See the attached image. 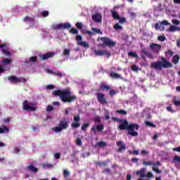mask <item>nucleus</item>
Returning <instances> with one entry per match:
<instances>
[{
    "label": "nucleus",
    "mask_w": 180,
    "mask_h": 180,
    "mask_svg": "<svg viewBox=\"0 0 180 180\" xmlns=\"http://www.w3.org/2000/svg\"><path fill=\"white\" fill-rule=\"evenodd\" d=\"M53 96H59L60 99L63 103H72L74 101L77 100L75 95H71V91L70 89L56 90L52 92Z\"/></svg>",
    "instance_id": "obj_1"
},
{
    "label": "nucleus",
    "mask_w": 180,
    "mask_h": 180,
    "mask_svg": "<svg viewBox=\"0 0 180 180\" xmlns=\"http://www.w3.org/2000/svg\"><path fill=\"white\" fill-rule=\"evenodd\" d=\"M119 130H128V134L129 136H132V137H137L139 136V133L134 131L135 130H139L140 129V126L137 124H129V122L126 120H122L120 124L118 125Z\"/></svg>",
    "instance_id": "obj_2"
},
{
    "label": "nucleus",
    "mask_w": 180,
    "mask_h": 180,
    "mask_svg": "<svg viewBox=\"0 0 180 180\" xmlns=\"http://www.w3.org/2000/svg\"><path fill=\"white\" fill-rule=\"evenodd\" d=\"M150 68H154V70H159V71H161L162 68H172V63L168 61L167 58L162 57L161 61L158 60L150 63Z\"/></svg>",
    "instance_id": "obj_3"
},
{
    "label": "nucleus",
    "mask_w": 180,
    "mask_h": 180,
    "mask_svg": "<svg viewBox=\"0 0 180 180\" xmlns=\"http://www.w3.org/2000/svg\"><path fill=\"white\" fill-rule=\"evenodd\" d=\"M69 124H70V119L63 117L59 122L58 126L54 127L53 130V131H55V133H60L62 131L68 129Z\"/></svg>",
    "instance_id": "obj_4"
},
{
    "label": "nucleus",
    "mask_w": 180,
    "mask_h": 180,
    "mask_svg": "<svg viewBox=\"0 0 180 180\" xmlns=\"http://www.w3.org/2000/svg\"><path fill=\"white\" fill-rule=\"evenodd\" d=\"M22 106L23 110H25V112H36L37 110L36 103L29 102L27 100H25L22 102Z\"/></svg>",
    "instance_id": "obj_5"
},
{
    "label": "nucleus",
    "mask_w": 180,
    "mask_h": 180,
    "mask_svg": "<svg viewBox=\"0 0 180 180\" xmlns=\"http://www.w3.org/2000/svg\"><path fill=\"white\" fill-rule=\"evenodd\" d=\"M94 53L95 56H98V57H101L102 56H106L107 58H109L112 54L110 52L106 51V50H102V49H94Z\"/></svg>",
    "instance_id": "obj_6"
},
{
    "label": "nucleus",
    "mask_w": 180,
    "mask_h": 180,
    "mask_svg": "<svg viewBox=\"0 0 180 180\" xmlns=\"http://www.w3.org/2000/svg\"><path fill=\"white\" fill-rule=\"evenodd\" d=\"M161 25H164L165 26H169L170 23L168 22V21L167 20H163L162 22L159 21V22H157L156 24H155V30H160L162 32H164V30H165V27H164V25L161 27Z\"/></svg>",
    "instance_id": "obj_7"
},
{
    "label": "nucleus",
    "mask_w": 180,
    "mask_h": 180,
    "mask_svg": "<svg viewBox=\"0 0 180 180\" xmlns=\"http://www.w3.org/2000/svg\"><path fill=\"white\" fill-rule=\"evenodd\" d=\"M52 29L53 30H60L63 29H71V24L70 23H59L55 25H53Z\"/></svg>",
    "instance_id": "obj_8"
},
{
    "label": "nucleus",
    "mask_w": 180,
    "mask_h": 180,
    "mask_svg": "<svg viewBox=\"0 0 180 180\" xmlns=\"http://www.w3.org/2000/svg\"><path fill=\"white\" fill-rule=\"evenodd\" d=\"M103 46H108V47H115L116 46V41H112L108 37H102Z\"/></svg>",
    "instance_id": "obj_9"
},
{
    "label": "nucleus",
    "mask_w": 180,
    "mask_h": 180,
    "mask_svg": "<svg viewBox=\"0 0 180 180\" xmlns=\"http://www.w3.org/2000/svg\"><path fill=\"white\" fill-rule=\"evenodd\" d=\"M75 39L77 41V44L79 46L84 47L85 49L89 47V44H88V42L82 41V37L81 35H76Z\"/></svg>",
    "instance_id": "obj_10"
},
{
    "label": "nucleus",
    "mask_w": 180,
    "mask_h": 180,
    "mask_svg": "<svg viewBox=\"0 0 180 180\" xmlns=\"http://www.w3.org/2000/svg\"><path fill=\"white\" fill-rule=\"evenodd\" d=\"M150 49L155 54H158L161 51V45L152 43L150 44Z\"/></svg>",
    "instance_id": "obj_11"
},
{
    "label": "nucleus",
    "mask_w": 180,
    "mask_h": 180,
    "mask_svg": "<svg viewBox=\"0 0 180 180\" xmlns=\"http://www.w3.org/2000/svg\"><path fill=\"white\" fill-rule=\"evenodd\" d=\"M97 101L102 105H108V101L105 98V94L102 93L96 94Z\"/></svg>",
    "instance_id": "obj_12"
},
{
    "label": "nucleus",
    "mask_w": 180,
    "mask_h": 180,
    "mask_svg": "<svg viewBox=\"0 0 180 180\" xmlns=\"http://www.w3.org/2000/svg\"><path fill=\"white\" fill-rule=\"evenodd\" d=\"M56 56V53L54 52H47L44 55H40L39 58H41L43 61H46V60H49V58H53Z\"/></svg>",
    "instance_id": "obj_13"
},
{
    "label": "nucleus",
    "mask_w": 180,
    "mask_h": 180,
    "mask_svg": "<svg viewBox=\"0 0 180 180\" xmlns=\"http://www.w3.org/2000/svg\"><path fill=\"white\" fill-rule=\"evenodd\" d=\"M73 120L75 122L72 123L71 127L72 129H78V127L81 126V124L79 123V120H81V117H79V115L75 116L73 117Z\"/></svg>",
    "instance_id": "obj_14"
},
{
    "label": "nucleus",
    "mask_w": 180,
    "mask_h": 180,
    "mask_svg": "<svg viewBox=\"0 0 180 180\" xmlns=\"http://www.w3.org/2000/svg\"><path fill=\"white\" fill-rule=\"evenodd\" d=\"M25 171H30V172H32L33 174H37V172H39V168L34 167L33 163H31L30 165L25 168Z\"/></svg>",
    "instance_id": "obj_15"
},
{
    "label": "nucleus",
    "mask_w": 180,
    "mask_h": 180,
    "mask_svg": "<svg viewBox=\"0 0 180 180\" xmlns=\"http://www.w3.org/2000/svg\"><path fill=\"white\" fill-rule=\"evenodd\" d=\"M146 171H147V169H146V167H143L136 172V175L140 176L141 178H146Z\"/></svg>",
    "instance_id": "obj_16"
},
{
    "label": "nucleus",
    "mask_w": 180,
    "mask_h": 180,
    "mask_svg": "<svg viewBox=\"0 0 180 180\" xmlns=\"http://www.w3.org/2000/svg\"><path fill=\"white\" fill-rule=\"evenodd\" d=\"M105 127L102 124H98L97 126H93L91 127V131H94V134H96V131H103Z\"/></svg>",
    "instance_id": "obj_17"
},
{
    "label": "nucleus",
    "mask_w": 180,
    "mask_h": 180,
    "mask_svg": "<svg viewBox=\"0 0 180 180\" xmlns=\"http://www.w3.org/2000/svg\"><path fill=\"white\" fill-rule=\"evenodd\" d=\"M8 81L13 82V84H18L22 82V80L16 76H9L8 77Z\"/></svg>",
    "instance_id": "obj_18"
},
{
    "label": "nucleus",
    "mask_w": 180,
    "mask_h": 180,
    "mask_svg": "<svg viewBox=\"0 0 180 180\" xmlns=\"http://www.w3.org/2000/svg\"><path fill=\"white\" fill-rule=\"evenodd\" d=\"M48 72H49V74H52V75H55L56 77H58L59 78H61V77H65V74L56 70V71H51V70H48Z\"/></svg>",
    "instance_id": "obj_19"
},
{
    "label": "nucleus",
    "mask_w": 180,
    "mask_h": 180,
    "mask_svg": "<svg viewBox=\"0 0 180 180\" xmlns=\"http://www.w3.org/2000/svg\"><path fill=\"white\" fill-rule=\"evenodd\" d=\"M92 19L94 22L99 23L102 22V15L99 13H96L92 15Z\"/></svg>",
    "instance_id": "obj_20"
},
{
    "label": "nucleus",
    "mask_w": 180,
    "mask_h": 180,
    "mask_svg": "<svg viewBox=\"0 0 180 180\" xmlns=\"http://www.w3.org/2000/svg\"><path fill=\"white\" fill-rule=\"evenodd\" d=\"M117 146H120V148L117 150V153H122V151H124L126 150V145L123 143L122 141H118L117 143Z\"/></svg>",
    "instance_id": "obj_21"
},
{
    "label": "nucleus",
    "mask_w": 180,
    "mask_h": 180,
    "mask_svg": "<svg viewBox=\"0 0 180 180\" xmlns=\"http://www.w3.org/2000/svg\"><path fill=\"white\" fill-rule=\"evenodd\" d=\"M109 77L113 79H122V75L116 72H110Z\"/></svg>",
    "instance_id": "obj_22"
},
{
    "label": "nucleus",
    "mask_w": 180,
    "mask_h": 180,
    "mask_svg": "<svg viewBox=\"0 0 180 180\" xmlns=\"http://www.w3.org/2000/svg\"><path fill=\"white\" fill-rule=\"evenodd\" d=\"M100 89H101V91H110V89H112V87L105 83H101L100 84Z\"/></svg>",
    "instance_id": "obj_23"
},
{
    "label": "nucleus",
    "mask_w": 180,
    "mask_h": 180,
    "mask_svg": "<svg viewBox=\"0 0 180 180\" xmlns=\"http://www.w3.org/2000/svg\"><path fill=\"white\" fill-rule=\"evenodd\" d=\"M53 165L51 163H43L42 164V168H44V169H50L53 168Z\"/></svg>",
    "instance_id": "obj_24"
},
{
    "label": "nucleus",
    "mask_w": 180,
    "mask_h": 180,
    "mask_svg": "<svg viewBox=\"0 0 180 180\" xmlns=\"http://www.w3.org/2000/svg\"><path fill=\"white\" fill-rule=\"evenodd\" d=\"M111 13L113 19H115L116 20H117L118 19H120V15L117 14V12L115 11H111Z\"/></svg>",
    "instance_id": "obj_25"
},
{
    "label": "nucleus",
    "mask_w": 180,
    "mask_h": 180,
    "mask_svg": "<svg viewBox=\"0 0 180 180\" xmlns=\"http://www.w3.org/2000/svg\"><path fill=\"white\" fill-rule=\"evenodd\" d=\"M5 132L9 133V128H8V127H0V134H2Z\"/></svg>",
    "instance_id": "obj_26"
},
{
    "label": "nucleus",
    "mask_w": 180,
    "mask_h": 180,
    "mask_svg": "<svg viewBox=\"0 0 180 180\" xmlns=\"http://www.w3.org/2000/svg\"><path fill=\"white\" fill-rule=\"evenodd\" d=\"M179 56L178 55H175L173 58H172V63L173 64H178V63H179Z\"/></svg>",
    "instance_id": "obj_27"
},
{
    "label": "nucleus",
    "mask_w": 180,
    "mask_h": 180,
    "mask_svg": "<svg viewBox=\"0 0 180 180\" xmlns=\"http://www.w3.org/2000/svg\"><path fill=\"white\" fill-rule=\"evenodd\" d=\"M89 126H90L89 122L83 124L82 127H81L82 131H86V129H88V127H89Z\"/></svg>",
    "instance_id": "obj_28"
},
{
    "label": "nucleus",
    "mask_w": 180,
    "mask_h": 180,
    "mask_svg": "<svg viewBox=\"0 0 180 180\" xmlns=\"http://www.w3.org/2000/svg\"><path fill=\"white\" fill-rule=\"evenodd\" d=\"M176 30H180V27H178L175 25H172L170 26L169 29V32H176Z\"/></svg>",
    "instance_id": "obj_29"
},
{
    "label": "nucleus",
    "mask_w": 180,
    "mask_h": 180,
    "mask_svg": "<svg viewBox=\"0 0 180 180\" xmlns=\"http://www.w3.org/2000/svg\"><path fill=\"white\" fill-rule=\"evenodd\" d=\"M12 63V60L6 58H4L2 60V64H6V65H9Z\"/></svg>",
    "instance_id": "obj_30"
},
{
    "label": "nucleus",
    "mask_w": 180,
    "mask_h": 180,
    "mask_svg": "<svg viewBox=\"0 0 180 180\" xmlns=\"http://www.w3.org/2000/svg\"><path fill=\"white\" fill-rule=\"evenodd\" d=\"M96 146L100 148L106 147V146H108V143L106 142L100 141L96 143Z\"/></svg>",
    "instance_id": "obj_31"
},
{
    "label": "nucleus",
    "mask_w": 180,
    "mask_h": 180,
    "mask_svg": "<svg viewBox=\"0 0 180 180\" xmlns=\"http://www.w3.org/2000/svg\"><path fill=\"white\" fill-rule=\"evenodd\" d=\"M128 56L129 57H134V58H139V55H137V53L133 52V51H129L128 53Z\"/></svg>",
    "instance_id": "obj_32"
},
{
    "label": "nucleus",
    "mask_w": 180,
    "mask_h": 180,
    "mask_svg": "<svg viewBox=\"0 0 180 180\" xmlns=\"http://www.w3.org/2000/svg\"><path fill=\"white\" fill-rule=\"evenodd\" d=\"M116 113H118L119 115H124V116H126V115H127V111L124 110H117Z\"/></svg>",
    "instance_id": "obj_33"
},
{
    "label": "nucleus",
    "mask_w": 180,
    "mask_h": 180,
    "mask_svg": "<svg viewBox=\"0 0 180 180\" xmlns=\"http://www.w3.org/2000/svg\"><path fill=\"white\" fill-rule=\"evenodd\" d=\"M113 29L115 30H123V27H122V25H119V23H116L114 25Z\"/></svg>",
    "instance_id": "obj_34"
},
{
    "label": "nucleus",
    "mask_w": 180,
    "mask_h": 180,
    "mask_svg": "<svg viewBox=\"0 0 180 180\" xmlns=\"http://www.w3.org/2000/svg\"><path fill=\"white\" fill-rule=\"evenodd\" d=\"M128 153L129 155H139V152L137 150H128Z\"/></svg>",
    "instance_id": "obj_35"
},
{
    "label": "nucleus",
    "mask_w": 180,
    "mask_h": 180,
    "mask_svg": "<svg viewBox=\"0 0 180 180\" xmlns=\"http://www.w3.org/2000/svg\"><path fill=\"white\" fill-rule=\"evenodd\" d=\"M3 54H5L6 57H11L12 54H11V52L8 51L6 49H2Z\"/></svg>",
    "instance_id": "obj_36"
},
{
    "label": "nucleus",
    "mask_w": 180,
    "mask_h": 180,
    "mask_svg": "<svg viewBox=\"0 0 180 180\" xmlns=\"http://www.w3.org/2000/svg\"><path fill=\"white\" fill-rule=\"evenodd\" d=\"M173 103L175 106H180V101L176 100V97H174L173 98Z\"/></svg>",
    "instance_id": "obj_37"
},
{
    "label": "nucleus",
    "mask_w": 180,
    "mask_h": 180,
    "mask_svg": "<svg viewBox=\"0 0 180 180\" xmlns=\"http://www.w3.org/2000/svg\"><path fill=\"white\" fill-rule=\"evenodd\" d=\"M145 124L146 126H148L149 127H157L155 124L150 122L149 121H145Z\"/></svg>",
    "instance_id": "obj_38"
},
{
    "label": "nucleus",
    "mask_w": 180,
    "mask_h": 180,
    "mask_svg": "<svg viewBox=\"0 0 180 180\" xmlns=\"http://www.w3.org/2000/svg\"><path fill=\"white\" fill-rule=\"evenodd\" d=\"M76 27H77L79 30H82V27H84V25L82 24V22H77Z\"/></svg>",
    "instance_id": "obj_39"
},
{
    "label": "nucleus",
    "mask_w": 180,
    "mask_h": 180,
    "mask_svg": "<svg viewBox=\"0 0 180 180\" xmlns=\"http://www.w3.org/2000/svg\"><path fill=\"white\" fill-rule=\"evenodd\" d=\"M96 165H100V167H106L108 165V163L106 162H97Z\"/></svg>",
    "instance_id": "obj_40"
},
{
    "label": "nucleus",
    "mask_w": 180,
    "mask_h": 180,
    "mask_svg": "<svg viewBox=\"0 0 180 180\" xmlns=\"http://www.w3.org/2000/svg\"><path fill=\"white\" fill-rule=\"evenodd\" d=\"M143 165H155V163L154 162H146V161H143Z\"/></svg>",
    "instance_id": "obj_41"
},
{
    "label": "nucleus",
    "mask_w": 180,
    "mask_h": 180,
    "mask_svg": "<svg viewBox=\"0 0 180 180\" xmlns=\"http://www.w3.org/2000/svg\"><path fill=\"white\" fill-rule=\"evenodd\" d=\"M52 110H54V107L53 105H48L46 108V112H51Z\"/></svg>",
    "instance_id": "obj_42"
},
{
    "label": "nucleus",
    "mask_w": 180,
    "mask_h": 180,
    "mask_svg": "<svg viewBox=\"0 0 180 180\" xmlns=\"http://www.w3.org/2000/svg\"><path fill=\"white\" fill-rule=\"evenodd\" d=\"M49 11H44L41 13V16H43L44 18H47V16L49 15Z\"/></svg>",
    "instance_id": "obj_43"
},
{
    "label": "nucleus",
    "mask_w": 180,
    "mask_h": 180,
    "mask_svg": "<svg viewBox=\"0 0 180 180\" xmlns=\"http://www.w3.org/2000/svg\"><path fill=\"white\" fill-rule=\"evenodd\" d=\"M116 94H117V91L115 90V89H111L110 91H109V95L110 96H113L114 95H116Z\"/></svg>",
    "instance_id": "obj_44"
},
{
    "label": "nucleus",
    "mask_w": 180,
    "mask_h": 180,
    "mask_svg": "<svg viewBox=\"0 0 180 180\" xmlns=\"http://www.w3.org/2000/svg\"><path fill=\"white\" fill-rule=\"evenodd\" d=\"M23 20L24 22H27L28 23H30V22H32V18L27 15L24 18Z\"/></svg>",
    "instance_id": "obj_45"
},
{
    "label": "nucleus",
    "mask_w": 180,
    "mask_h": 180,
    "mask_svg": "<svg viewBox=\"0 0 180 180\" xmlns=\"http://www.w3.org/2000/svg\"><path fill=\"white\" fill-rule=\"evenodd\" d=\"M70 32L72 33V34H78V30L75 28H72Z\"/></svg>",
    "instance_id": "obj_46"
},
{
    "label": "nucleus",
    "mask_w": 180,
    "mask_h": 180,
    "mask_svg": "<svg viewBox=\"0 0 180 180\" xmlns=\"http://www.w3.org/2000/svg\"><path fill=\"white\" fill-rule=\"evenodd\" d=\"M70 52H71V51L70 49H64L63 55H65V56H70Z\"/></svg>",
    "instance_id": "obj_47"
},
{
    "label": "nucleus",
    "mask_w": 180,
    "mask_h": 180,
    "mask_svg": "<svg viewBox=\"0 0 180 180\" xmlns=\"http://www.w3.org/2000/svg\"><path fill=\"white\" fill-rule=\"evenodd\" d=\"M94 122L96 123H101V117L99 116L94 117Z\"/></svg>",
    "instance_id": "obj_48"
},
{
    "label": "nucleus",
    "mask_w": 180,
    "mask_h": 180,
    "mask_svg": "<svg viewBox=\"0 0 180 180\" xmlns=\"http://www.w3.org/2000/svg\"><path fill=\"white\" fill-rule=\"evenodd\" d=\"M105 120H109V119H110V116L109 115V111L108 110L105 111Z\"/></svg>",
    "instance_id": "obj_49"
},
{
    "label": "nucleus",
    "mask_w": 180,
    "mask_h": 180,
    "mask_svg": "<svg viewBox=\"0 0 180 180\" xmlns=\"http://www.w3.org/2000/svg\"><path fill=\"white\" fill-rule=\"evenodd\" d=\"M30 61H32V63H36L37 61V56H32L29 58Z\"/></svg>",
    "instance_id": "obj_50"
},
{
    "label": "nucleus",
    "mask_w": 180,
    "mask_h": 180,
    "mask_svg": "<svg viewBox=\"0 0 180 180\" xmlns=\"http://www.w3.org/2000/svg\"><path fill=\"white\" fill-rule=\"evenodd\" d=\"M167 112H170V113H174L175 110L172 109V107L171 105L167 107Z\"/></svg>",
    "instance_id": "obj_51"
},
{
    "label": "nucleus",
    "mask_w": 180,
    "mask_h": 180,
    "mask_svg": "<svg viewBox=\"0 0 180 180\" xmlns=\"http://www.w3.org/2000/svg\"><path fill=\"white\" fill-rule=\"evenodd\" d=\"M117 20H119V23H120L121 25H123V23H126V18H120V19H118Z\"/></svg>",
    "instance_id": "obj_52"
},
{
    "label": "nucleus",
    "mask_w": 180,
    "mask_h": 180,
    "mask_svg": "<svg viewBox=\"0 0 180 180\" xmlns=\"http://www.w3.org/2000/svg\"><path fill=\"white\" fill-rule=\"evenodd\" d=\"M60 158H61V154L60 153H56L54 154V158L56 160H60Z\"/></svg>",
    "instance_id": "obj_53"
},
{
    "label": "nucleus",
    "mask_w": 180,
    "mask_h": 180,
    "mask_svg": "<svg viewBox=\"0 0 180 180\" xmlns=\"http://www.w3.org/2000/svg\"><path fill=\"white\" fill-rule=\"evenodd\" d=\"M92 30L96 33H98V34H102V31L98 28H92Z\"/></svg>",
    "instance_id": "obj_54"
},
{
    "label": "nucleus",
    "mask_w": 180,
    "mask_h": 180,
    "mask_svg": "<svg viewBox=\"0 0 180 180\" xmlns=\"http://www.w3.org/2000/svg\"><path fill=\"white\" fill-rule=\"evenodd\" d=\"M173 25H175L176 26H178V25H179L180 22L179 20H176V19H173L172 20Z\"/></svg>",
    "instance_id": "obj_55"
},
{
    "label": "nucleus",
    "mask_w": 180,
    "mask_h": 180,
    "mask_svg": "<svg viewBox=\"0 0 180 180\" xmlns=\"http://www.w3.org/2000/svg\"><path fill=\"white\" fill-rule=\"evenodd\" d=\"M76 144L77 146H82V141H81V139L78 138L76 139Z\"/></svg>",
    "instance_id": "obj_56"
},
{
    "label": "nucleus",
    "mask_w": 180,
    "mask_h": 180,
    "mask_svg": "<svg viewBox=\"0 0 180 180\" xmlns=\"http://www.w3.org/2000/svg\"><path fill=\"white\" fill-rule=\"evenodd\" d=\"M131 70L132 71H139V67H137L136 65H133L131 68Z\"/></svg>",
    "instance_id": "obj_57"
},
{
    "label": "nucleus",
    "mask_w": 180,
    "mask_h": 180,
    "mask_svg": "<svg viewBox=\"0 0 180 180\" xmlns=\"http://www.w3.org/2000/svg\"><path fill=\"white\" fill-rule=\"evenodd\" d=\"M158 39L160 41H165V39L167 38L165 37V36H159Z\"/></svg>",
    "instance_id": "obj_58"
},
{
    "label": "nucleus",
    "mask_w": 180,
    "mask_h": 180,
    "mask_svg": "<svg viewBox=\"0 0 180 180\" xmlns=\"http://www.w3.org/2000/svg\"><path fill=\"white\" fill-rule=\"evenodd\" d=\"M174 160L175 161V162H180V156L175 155L174 157Z\"/></svg>",
    "instance_id": "obj_59"
},
{
    "label": "nucleus",
    "mask_w": 180,
    "mask_h": 180,
    "mask_svg": "<svg viewBox=\"0 0 180 180\" xmlns=\"http://www.w3.org/2000/svg\"><path fill=\"white\" fill-rule=\"evenodd\" d=\"M69 175H70V172H68V170L63 171V176H65V178H67V176H68Z\"/></svg>",
    "instance_id": "obj_60"
},
{
    "label": "nucleus",
    "mask_w": 180,
    "mask_h": 180,
    "mask_svg": "<svg viewBox=\"0 0 180 180\" xmlns=\"http://www.w3.org/2000/svg\"><path fill=\"white\" fill-rule=\"evenodd\" d=\"M153 171H154L155 172H156V174H161V172H162V171L155 168V167H153Z\"/></svg>",
    "instance_id": "obj_61"
},
{
    "label": "nucleus",
    "mask_w": 180,
    "mask_h": 180,
    "mask_svg": "<svg viewBox=\"0 0 180 180\" xmlns=\"http://www.w3.org/2000/svg\"><path fill=\"white\" fill-rule=\"evenodd\" d=\"M146 176L147 178H153V176H154L153 175V173L151 172H148L146 174Z\"/></svg>",
    "instance_id": "obj_62"
},
{
    "label": "nucleus",
    "mask_w": 180,
    "mask_h": 180,
    "mask_svg": "<svg viewBox=\"0 0 180 180\" xmlns=\"http://www.w3.org/2000/svg\"><path fill=\"white\" fill-rule=\"evenodd\" d=\"M46 89H54V85H53V84H48L46 86Z\"/></svg>",
    "instance_id": "obj_63"
},
{
    "label": "nucleus",
    "mask_w": 180,
    "mask_h": 180,
    "mask_svg": "<svg viewBox=\"0 0 180 180\" xmlns=\"http://www.w3.org/2000/svg\"><path fill=\"white\" fill-rule=\"evenodd\" d=\"M172 150L173 151H177V153H180V146L177 148H173Z\"/></svg>",
    "instance_id": "obj_64"
}]
</instances>
